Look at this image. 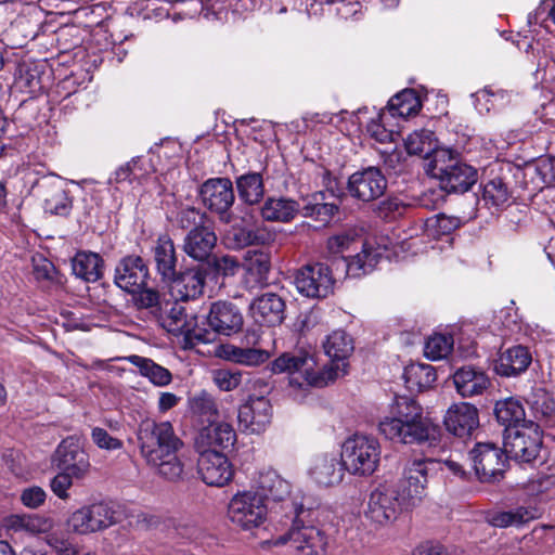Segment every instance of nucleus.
Returning <instances> with one entry per match:
<instances>
[{"mask_svg":"<svg viewBox=\"0 0 555 555\" xmlns=\"http://www.w3.org/2000/svg\"><path fill=\"white\" fill-rule=\"evenodd\" d=\"M380 455L382 447L377 438L353 435L343 443L340 461L349 474L366 477L377 470Z\"/></svg>","mask_w":555,"mask_h":555,"instance_id":"obj_7","label":"nucleus"},{"mask_svg":"<svg viewBox=\"0 0 555 555\" xmlns=\"http://www.w3.org/2000/svg\"><path fill=\"white\" fill-rule=\"evenodd\" d=\"M140 454L156 474L172 482L184 477L183 441L168 421L142 422L138 429Z\"/></svg>","mask_w":555,"mask_h":555,"instance_id":"obj_2","label":"nucleus"},{"mask_svg":"<svg viewBox=\"0 0 555 555\" xmlns=\"http://www.w3.org/2000/svg\"><path fill=\"white\" fill-rule=\"evenodd\" d=\"M73 478L70 473L62 470L51 480V489L55 495L60 499H66L68 496L67 490L73 485Z\"/></svg>","mask_w":555,"mask_h":555,"instance_id":"obj_60","label":"nucleus"},{"mask_svg":"<svg viewBox=\"0 0 555 555\" xmlns=\"http://www.w3.org/2000/svg\"><path fill=\"white\" fill-rule=\"evenodd\" d=\"M236 442V433L227 422H211L203 427L196 438V450H227Z\"/></svg>","mask_w":555,"mask_h":555,"instance_id":"obj_24","label":"nucleus"},{"mask_svg":"<svg viewBox=\"0 0 555 555\" xmlns=\"http://www.w3.org/2000/svg\"><path fill=\"white\" fill-rule=\"evenodd\" d=\"M116 522L115 511L106 503H94L75 511L67 525L72 532L89 534L104 530Z\"/></svg>","mask_w":555,"mask_h":555,"instance_id":"obj_12","label":"nucleus"},{"mask_svg":"<svg viewBox=\"0 0 555 555\" xmlns=\"http://www.w3.org/2000/svg\"><path fill=\"white\" fill-rule=\"evenodd\" d=\"M323 348L332 362L318 367L313 356L308 352H285L271 363L274 374L287 373L289 386L306 391L310 387L322 388L347 372V360L354 349L352 337L343 330L333 331L323 341Z\"/></svg>","mask_w":555,"mask_h":555,"instance_id":"obj_1","label":"nucleus"},{"mask_svg":"<svg viewBox=\"0 0 555 555\" xmlns=\"http://www.w3.org/2000/svg\"><path fill=\"white\" fill-rule=\"evenodd\" d=\"M235 362L245 365H258L269 359V353L261 349L235 348L232 352Z\"/></svg>","mask_w":555,"mask_h":555,"instance_id":"obj_54","label":"nucleus"},{"mask_svg":"<svg viewBox=\"0 0 555 555\" xmlns=\"http://www.w3.org/2000/svg\"><path fill=\"white\" fill-rule=\"evenodd\" d=\"M443 422L450 434L460 438L469 437L479 425L478 410L468 402L453 403L447 410Z\"/></svg>","mask_w":555,"mask_h":555,"instance_id":"obj_22","label":"nucleus"},{"mask_svg":"<svg viewBox=\"0 0 555 555\" xmlns=\"http://www.w3.org/2000/svg\"><path fill=\"white\" fill-rule=\"evenodd\" d=\"M153 257L157 273L162 280L173 279L177 272L178 262L176 247L171 237L167 234L160 235L153 247Z\"/></svg>","mask_w":555,"mask_h":555,"instance_id":"obj_32","label":"nucleus"},{"mask_svg":"<svg viewBox=\"0 0 555 555\" xmlns=\"http://www.w3.org/2000/svg\"><path fill=\"white\" fill-rule=\"evenodd\" d=\"M249 310L258 324L274 326L284 320L285 304L279 295L266 293L251 301Z\"/></svg>","mask_w":555,"mask_h":555,"instance_id":"obj_26","label":"nucleus"},{"mask_svg":"<svg viewBox=\"0 0 555 555\" xmlns=\"http://www.w3.org/2000/svg\"><path fill=\"white\" fill-rule=\"evenodd\" d=\"M227 518L237 530L253 533L269 519L266 496L251 487L237 491L228 503Z\"/></svg>","mask_w":555,"mask_h":555,"instance_id":"obj_6","label":"nucleus"},{"mask_svg":"<svg viewBox=\"0 0 555 555\" xmlns=\"http://www.w3.org/2000/svg\"><path fill=\"white\" fill-rule=\"evenodd\" d=\"M18 86L26 92L35 94L42 89L41 69L38 64L24 63L20 65L16 74Z\"/></svg>","mask_w":555,"mask_h":555,"instance_id":"obj_46","label":"nucleus"},{"mask_svg":"<svg viewBox=\"0 0 555 555\" xmlns=\"http://www.w3.org/2000/svg\"><path fill=\"white\" fill-rule=\"evenodd\" d=\"M175 299L186 301L199 297L206 284V272L201 268H191L181 273H175L173 279L167 280Z\"/></svg>","mask_w":555,"mask_h":555,"instance_id":"obj_25","label":"nucleus"},{"mask_svg":"<svg viewBox=\"0 0 555 555\" xmlns=\"http://www.w3.org/2000/svg\"><path fill=\"white\" fill-rule=\"evenodd\" d=\"M335 280L324 263H309L300 268L295 276L297 291L309 298H326L333 293Z\"/></svg>","mask_w":555,"mask_h":555,"instance_id":"obj_13","label":"nucleus"},{"mask_svg":"<svg viewBox=\"0 0 555 555\" xmlns=\"http://www.w3.org/2000/svg\"><path fill=\"white\" fill-rule=\"evenodd\" d=\"M531 361V353L527 347L513 346L501 352L495 364V371L501 376H516L525 372Z\"/></svg>","mask_w":555,"mask_h":555,"instance_id":"obj_31","label":"nucleus"},{"mask_svg":"<svg viewBox=\"0 0 555 555\" xmlns=\"http://www.w3.org/2000/svg\"><path fill=\"white\" fill-rule=\"evenodd\" d=\"M494 411L498 421L506 425L507 428L519 426L518 424L525 420V410L521 403L514 398L498 401Z\"/></svg>","mask_w":555,"mask_h":555,"instance_id":"obj_44","label":"nucleus"},{"mask_svg":"<svg viewBox=\"0 0 555 555\" xmlns=\"http://www.w3.org/2000/svg\"><path fill=\"white\" fill-rule=\"evenodd\" d=\"M54 273L52 262L44 258H34V274L37 280H50Z\"/></svg>","mask_w":555,"mask_h":555,"instance_id":"obj_64","label":"nucleus"},{"mask_svg":"<svg viewBox=\"0 0 555 555\" xmlns=\"http://www.w3.org/2000/svg\"><path fill=\"white\" fill-rule=\"evenodd\" d=\"M474 469L479 480L491 482L499 480L506 468L507 455L491 442H479L470 451Z\"/></svg>","mask_w":555,"mask_h":555,"instance_id":"obj_14","label":"nucleus"},{"mask_svg":"<svg viewBox=\"0 0 555 555\" xmlns=\"http://www.w3.org/2000/svg\"><path fill=\"white\" fill-rule=\"evenodd\" d=\"M206 219L207 217L205 212L191 206L181 208L177 215V222L182 229L207 225Z\"/></svg>","mask_w":555,"mask_h":555,"instance_id":"obj_53","label":"nucleus"},{"mask_svg":"<svg viewBox=\"0 0 555 555\" xmlns=\"http://www.w3.org/2000/svg\"><path fill=\"white\" fill-rule=\"evenodd\" d=\"M299 210V204L291 198L270 197L261 207V216L268 221L288 222Z\"/></svg>","mask_w":555,"mask_h":555,"instance_id":"obj_36","label":"nucleus"},{"mask_svg":"<svg viewBox=\"0 0 555 555\" xmlns=\"http://www.w3.org/2000/svg\"><path fill=\"white\" fill-rule=\"evenodd\" d=\"M344 469L336 456L321 455L313 460L309 476L319 486L333 487L343 480Z\"/></svg>","mask_w":555,"mask_h":555,"instance_id":"obj_29","label":"nucleus"},{"mask_svg":"<svg viewBox=\"0 0 555 555\" xmlns=\"http://www.w3.org/2000/svg\"><path fill=\"white\" fill-rule=\"evenodd\" d=\"M387 189V180L380 169L369 167L352 173L348 179L350 195L362 202L380 197Z\"/></svg>","mask_w":555,"mask_h":555,"instance_id":"obj_20","label":"nucleus"},{"mask_svg":"<svg viewBox=\"0 0 555 555\" xmlns=\"http://www.w3.org/2000/svg\"><path fill=\"white\" fill-rule=\"evenodd\" d=\"M404 145L409 154L424 155L427 163L433 159L435 151L441 149L436 146L434 132L427 129L410 133L404 140Z\"/></svg>","mask_w":555,"mask_h":555,"instance_id":"obj_41","label":"nucleus"},{"mask_svg":"<svg viewBox=\"0 0 555 555\" xmlns=\"http://www.w3.org/2000/svg\"><path fill=\"white\" fill-rule=\"evenodd\" d=\"M212 380L220 390L231 391L240 386L242 373L230 369L214 370Z\"/></svg>","mask_w":555,"mask_h":555,"instance_id":"obj_51","label":"nucleus"},{"mask_svg":"<svg viewBox=\"0 0 555 555\" xmlns=\"http://www.w3.org/2000/svg\"><path fill=\"white\" fill-rule=\"evenodd\" d=\"M133 294L134 305L139 309H151L155 315L158 314L164 306V304L159 301L158 293L151 288L142 287Z\"/></svg>","mask_w":555,"mask_h":555,"instance_id":"obj_52","label":"nucleus"},{"mask_svg":"<svg viewBox=\"0 0 555 555\" xmlns=\"http://www.w3.org/2000/svg\"><path fill=\"white\" fill-rule=\"evenodd\" d=\"M91 439L98 448L106 451L119 450L124 446L121 440L111 436L104 428L98 426L91 429Z\"/></svg>","mask_w":555,"mask_h":555,"instance_id":"obj_56","label":"nucleus"},{"mask_svg":"<svg viewBox=\"0 0 555 555\" xmlns=\"http://www.w3.org/2000/svg\"><path fill=\"white\" fill-rule=\"evenodd\" d=\"M199 194L209 210L218 214L222 221L230 222L229 209L234 202L233 185L230 179H209L201 186Z\"/></svg>","mask_w":555,"mask_h":555,"instance_id":"obj_17","label":"nucleus"},{"mask_svg":"<svg viewBox=\"0 0 555 555\" xmlns=\"http://www.w3.org/2000/svg\"><path fill=\"white\" fill-rule=\"evenodd\" d=\"M157 317L167 332L175 336H183L185 347L214 341V334L199 326L196 317H189L185 308L177 299L165 302Z\"/></svg>","mask_w":555,"mask_h":555,"instance_id":"obj_8","label":"nucleus"},{"mask_svg":"<svg viewBox=\"0 0 555 555\" xmlns=\"http://www.w3.org/2000/svg\"><path fill=\"white\" fill-rule=\"evenodd\" d=\"M217 244V235L208 225L193 228L184 237L183 250L194 260L208 258Z\"/></svg>","mask_w":555,"mask_h":555,"instance_id":"obj_28","label":"nucleus"},{"mask_svg":"<svg viewBox=\"0 0 555 555\" xmlns=\"http://www.w3.org/2000/svg\"><path fill=\"white\" fill-rule=\"evenodd\" d=\"M212 266L218 274H221L223 276H233L238 271L241 263L235 257L224 255L215 257Z\"/></svg>","mask_w":555,"mask_h":555,"instance_id":"obj_58","label":"nucleus"},{"mask_svg":"<svg viewBox=\"0 0 555 555\" xmlns=\"http://www.w3.org/2000/svg\"><path fill=\"white\" fill-rule=\"evenodd\" d=\"M426 225L433 235H443L459 227V219L446 215H438L428 219Z\"/></svg>","mask_w":555,"mask_h":555,"instance_id":"obj_55","label":"nucleus"},{"mask_svg":"<svg viewBox=\"0 0 555 555\" xmlns=\"http://www.w3.org/2000/svg\"><path fill=\"white\" fill-rule=\"evenodd\" d=\"M414 504L401 492L397 483H380L369 495L364 517L371 525L386 527Z\"/></svg>","mask_w":555,"mask_h":555,"instance_id":"obj_5","label":"nucleus"},{"mask_svg":"<svg viewBox=\"0 0 555 555\" xmlns=\"http://www.w3.org/2000/svg\"><path fill=\"white\" fill-rule=\"evenodd\" d=\"M378 430L386 439L403 444L428 443L436 448L440 441V430L423 415L422 406L413 399L398 397L389 411L378 423Z\"/></svg>","mask_w":555,"mask_h":555,"instance_id":"obj_3","label":"nucleus"},{"mask_svg":"<svg viewBox=\"0 0 555 555\" xmlns=\"http://www.w3.org/2000/svg\"><path fill=\"white\" fill-rule=\"evenodd\" d=\"M285 517L293 521L288 532L274 540L266 541L263 544L280 546L289 543L298 555L327 554L328 537L321 528L312 525H300L299 515L285 514Z\"/></svg>","mask_w":555,"mask_h":555,"instance_id":"obj_9","label":"nucleus"},{"mask_svg":"<svg viewBox=\"0 0 555 555\" xmlns=\"http://www.w3.org/2000/svg\"><path fill=\"white\" fill-rule=\"evenodd\" d=\"M72 270L86 282H96L103 276V259L92 251H79L72 260Z\"/></svg>","mask_w":555,"mask_h":555,"instance_id":"obj_35","label":"nucleus"},{"mask_svg":"<svg viewBox=\"0 0 555 555\" xmlns=\"http://www.w3.org/2000/svg\"><path fill=\"white\" fill-rule=\"evenodd\" d=\"M360 246V253L343 259L346 266V274L349 278H361L369 274L382 257L379 248H375L371 243L363 242Z\"/></svg>","mask_w":555,"mask_h":555,"instance_id":"obj_33","label":"nucleus"},{"mask_svg":"<svg viewBox=\"0 0 555 555\" xmlns=\"http://www.w3.org/2000/svg\"><path fill=\"white\" fill-rule=\"evenodd\" d=\"M325 198L324 192H318L305 198L304 205L300 207L302 215L324 223L328 222L337 211L338 206L336 203L325 202Z\"/></svg>","mask_w":555,"mask_h":555,"instance_id":"obj_39","label":"nucleus"},{"mask_svg":"<svg viewBox=\"0 0 555 555\" xmlns=\"http://www.w3.org/2000/svg\"><path fill=\"white\" fill-rule=\"evenodd\" d=\"M504 452L515 461L530 463L537 459L542 447V433L534 423L521 424L505 429Z\"/></svg>","mask_w":555,"mask_h":555,"instance_id":"obj_10","label":"nucleus"},{"mask_svg":"<svg viewBox=\"0 0 555 555\" xmlns=\"http://www.w3.org/2000/svg\"><path fill=\"white\" fill-rule=\"evenodd\" d=\"M403 378L411 391H423L434 386L437 374L430 364L411 363L405 366Z\"/></svg>","mask_w":555,"mask_h":555,"instance_id":"obj_37","label":"nucleus"},{"mask_svg":"<svg viewBox=\"0 0 555 555\" xmlns=\"http://www.w3.org/2000/svg\"><path fill=\"white\" fill-rule=\"evenodd\" d=\"M453 343V338L450 335L434 334L425 343L424 354L433 361L443 359L451 352Z\"/></svg>","mask_w":555,"mask_h":555,"instance_id":"obj_47","label":"nucleus"},{"mask_svg":"<svg viewBox=\"0 0 555 555\" xmlns=\"http://www.w3.org/2000/svg\"><path fill=\"white\" fill-rule=\"evenodd\" d=\"M141 163L140 160H131L130 163L126 164L125 166H121L118 168L115 172V180L117 182H124L129 181L132 182L133 180H141V173L137 172V166Z\"/></svg>","mask_w":555,"mask_h":555,"instance_id":"obj_62","label":"nucleus"},{"mask_svg":"<svg viewBox=\"0 0 555 555\" xmlns=\"http://www.w3.org/2000/svg\"><path fill=\"white\" fill-rule=\"evenodd\" d=\"M242 267L244 269V282L254 287L263 284L271 269L270 253L263 249H248L244 254Z\"/></svg>","mask_w":555,"mask_h":555,"instance_id":"obj_27","label":"nucleus"},{"mask_svg":"<svg viewBox=\"0 0 555 555\" xmlns=\"http://www.w3.org/2000/svg\"><path fill=\"white\" fill-rule=\"evenodd\" d=\"M236 185L240 197L247 204H256L263 196V182L259 173L241 176Z\"/></svg>","mask_w":555,"mask_h":555,"instance_id":"obj_45","label":"nucleus"},{"mask_svg":"<svg viewBox=\"0 0 555 555\" xmlns=\"http://www.w3.org/2000/svg\"><path fill=\"white\" fill-rule=\"evenodd\" d=\"M207 323L210 326L209 332L230 336L241 331L243 326V315L240 309L232 302L217 301L210 307L207 315Z\"/></svg>","mask_w":555,"mask_h":555,"instance_id":"obj_21","label":"nucleus"},{"mask_svg":"<svg viewBox=\"0 0 555 555\" xmlns=\"http://www.w3.org/2000/svg\"><path fill=\"white\" fill-rule=\"evenodd\" d=\"M453 383L462 397L481 395L489 386L488 375L480 369L463 366L453 374Z\"/></svg>","mask_w":555,"mask_h":555,"instance_id":"obj_30","label":"nucleus"},{"mask_svg":"<svg viewBox=\"0 0 555 555\" xmlns=\"http://www.w3.org/2000/svg\"><path fill=\"white\" fill-rule=\"evenodd\" d=\"M53 464L59 469L70 473L75 478H82L90 468L89 455L75 436L65 438L57 446Z\"/></svg>","mask_w":555,"mask_h":555,"instance_id":"obj_16","label":"nucleus"},{"mask_svg":"<svg viewBox=\"0 0 555 555\" xmlns=\"http://www.w3.org/2000/svg\"><path fill=\"white\" fill-rule=\"evenodd\" d=\"M232 233L236 247L248 246L257 241V234L251 229L233 228Z\"/></svg>","mask_w":555,"mask_h":555,"instance_id":"obj_63","label":"nucleus"},{"mask_svg":"<svg viewBox=\"0 0 555 555\" xmlns=\"http://www.w3.org/2000/svg\"><path fill=\"white\" fill-rule=\"evenodd\" d=\"M362 240L352 232L340 233L327 240V249L331 254H343L354 250L362 244Z\"/></svg>","mask_w":555,"mask_h":555,"instance_id":"obj_49","label":"nucleus"},{"mask_svg":"<svg viewBox=\"0 0 555 555\" xmlns=\"http://www.w3.org/2000/svg\"><path fill=\"white\" fill-rule=\"evenodd\" d=\"M476 109L486 114L492 109H499L511 103V94L505 90H492L483 88L472 94Z\"/></svg>","mask_w":555,"mask_h":555,"instance_id":"obj_42","label":"nucleus"},{"mask_svg":"<svg viewBox=\"0 0 555 555\" xmlns=\"http://www.w3.org/2000/svg\"><path fill=\"white\" fill-rule=\"evenodd\" d=\"M128 361L139 369L142 376L158 387L167 386L172 380V375L166 367L155 363L153 360L137 354L128 357Z\"/></svg>","mask_w":555,"mask_h":555,"instance_id":"obj_40","label":"nucleus"},{"mask_svg":"<svg viewBox=\"0 0 555 555\" xmlns=\"http://www.w3.org/2000/svg\"><path fill=\"white\" fill-rule=\"evenodd\" d=\"M149 269L140 256L122 258L115 269L116 285L128 292L135 293L146 284Z\"/></svg>","mask_w":555,"mask_h":555,"instance_id":"obj_23","label":"nucleus"},{"mask_svg":"<svg viewBox=\"0 0 555 555\" xmlns=\"http://www.w3.org/2000/svg\"><path fill=\"white\" fill-rule=\"evenodd\" d=\"M388 113L383 109L376 118L367 125L369 134L379 143L393 141L395 132L386 127L388 124Z\"/></svg>","mask_w":555,"mask_h":555,"instance_id":"obj_50","label":"nucleus"},{"mask_svg":"<svg viewBox=\"0 0 555 555\" xmlns=\"http://www.w3.org/2000/svg\"><path fill=\"white\" fill-rule=\"evenodd\" d=\"M511 191L501 178L489 180L482 186L481 199L488 207L502 208L511 198Z\"/></svg>","mask_w":555,"mask_h":555,"instance_id":"obj_43","label":"nucleus"},{"mask_svg":"<svg viewBox=\"0 0 555 555\" xmlns=\"http://www.w3.org/2000/svg\"><path fill=\"white\" fill-rule=\"evenodd\" d=\"M531 518L532 515L530 512L520 507L515 511L495 513L490 517L489 521L494 527L504 528L508 526H519Z\"/></svg>","mask_w":555,"mask_h":555,"instance_id":"obj_48","label":"nucleus"},{"mask_svg":"<svg viewBox=\"0 0 555 555\" xmlns=\"http://www.w3.org/2000/svg\"><path fill=\"white\" fill-rule=\"evenodd\" d=\"M426 172L437 179L442 190L464 193L477 182V170L464 163L450 149L435 151L433 159L426 163Z\"/></svg>","mask_w":555,"mask_h":555,"instance_id":"obj_4","label":"nucleus"},{"mask_svg":"<svg viewBox=\"0 0 555 555\" xmlns=\"http://www.w3.org/2000/svg\"><path fill=\"white\" fill-rule=\"evenodd\" d=\"M44 190V210L51 215L67 216L72 209V199L64 188V182L52 178L41 184Z\"/></svg>","mask_w":555,"mask_h":555,"instance_id":"obj_34","label":"nucleus"},{"mask_svg":"<svg viewBox=\"0 0 555 555\" xmlns=\"http://www.w3.org/2000/svg\"><path fill=\"white\" fill-rule=\"evenodd\" d=\"M198 473L203 481L208 486L223 487L228 485L234 475L229 459L217 450H197Z\"/></svg>","mask_w":555,"mask_h":555,"instance_id":"obj_18","label":"nucleus"},{"mask_svg":"<svg viewBox=\"0 0 555 555\" xmlns=\"http://www.w3.org/2000/svg\"><path fill=\"white\" fill-rule=\"evenodd\" d=\"M528 403L531 408L542 416H548L554 410V402L544 389H537L532 392V396L528 398Z\"/></svg>","mask_w":555,"mask_h":555,"instance_id":"obj_57","label":"nucleus"},{"mask_svg":"<svg viewBox=\"0 0 555 555\" xmlns=\"http://www.w3.org/2000/svg\"><path fill=\"white\" fill-rule=\"evenodd\" d=\"M21 501L29 508H37L46 501V492L40 487H29L23 490Z\"/></svg>","mask_w":555,"mask_h":555,"instance_id":"obj_61","label":"nucleus"},{"mask_svg":"<svg viewBox=\"0 0 555 555\" xmlns=\"http://www.w3.org/2000/svg\"><path fill=\"white\" fill-rule=\"evenodd\" d=\"M251 488L259 491L266 496V503L269 500L282 502L283 507L288 509L286 514L298 516V508L289 503L287 500L292 492V483L283 478L276 470L272 468H266L258 473L254 479Z\"/></svg>","mask_w":555,"mask_h":555,"instance_id":"obj_15","label":"nucleus"},{"mask_svg":"<svg viewBox=\"0 0 555 555\" xmlns=\"http://www.w3.org/2000/svg\"><path fill=\"white\" fill-rule=\"evenodd\" d=\"M421 100L412 89L403 90L393 95L385 109L390 117H409L416 115L421 109Z\"/></svg>","mask_w":555,"mask_h":555,"instance_id":"obj_38","label":"nucleus"},{"mask_svg":"<svg viewBox=\"0 0 555 555\" xmlns=\"http://www.w3.org/2000/svg\"><path fill=\"white\" fill-rule=\"evenodd\" d=\"M440 464V460L435 459L434 453L414 456L404 464L398 487L414 505L425 496L428 476L436 472Z\"/></svg>","mask_w":555,"mask_h":555,"instance_id":"obj_11","label":"nucleus"},{"mask_svg":"<svg viewBox=\"0 0 555 555\" xmlns=\"http://www.w3.org/2000/svg\"><path fill=\"white\" fill-rule=\"evenodd\" d=\"M272 405L264 397H250L237 411L240 428L247 434H261L271 423Z\"/></svg>","mask_w":555,"mask_h":555,"instance_id":"obj_19","label":"nucleus"},{"mask_svg":"<svg viewBox=\"0 0 555 555\" xmlns=\"http://www.w3.org/2000/svg\"><path fill=\"white\" fill-rule=\"evenodd\" d=\"M47 543L59 555H77L78 550L68 539H65L56 533H51L47 537Z\"/></svg>","mask_w":555,"mask_h":555,"instance_id":"obj_59","label":"nucleus"}]
</instances>
